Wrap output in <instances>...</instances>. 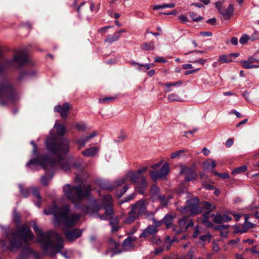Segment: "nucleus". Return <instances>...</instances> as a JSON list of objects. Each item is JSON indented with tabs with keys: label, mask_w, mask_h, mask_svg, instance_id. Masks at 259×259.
Masks as SVG:
<instances>
[{
	"label": "nucleus",
	"mask_w": 259,
	"mask_h": 259,
	"mask_svg": "<svg viewBox=\"0 0 259 259\" xmlns=\"http://www.w3.org/2000/svg\"><path fill=\"white\" fill-rule=\"evenodd\" d=\"M46 145L48 150L56 156V159H52L46 155H40L36 158L30 159L26 164L28 167L31 165H39L46 170L45 175L41 179V183L44 186L48 184L49 177L50 179L52 178V171L56 165L59 164L64 171H67L71 167L70 161L63 157L69 151V143L67 141L59 140L54 135L51 134L47 138Z\"/></svg>",
	"instance_id": "1"
},
{
	"label": "nucleus",
	"mask_w": 259,
	"mask_h": 259,
	"mask_svg": "<svg viewBox=\"0 0 259 259\" xmlns=\"http://www.w3.org/2000/svg\"><path fill=\"white\" fill-rule=\"evenodd\" d=\"M29 61L28 55L21 51L16 55L12 60H7L0 64V74H2L7 67L12 66L16 62L21 66ZM16 99V94L13 84L8 80L0 81V104L5 105L14 102Z\"/></svg>",
	"instance_id": "2"
},
{
	"label": "nucleus",
	"mask_w": 259,
	"mask_h": 259,
	"mask_svg": "<svg viewBox=\"0 0 259 259\" xmlns=\"http://www.w3.org/2000/svg\"><path fill=\"white\" fill-rule=\"evenodd\" d=\"M32 228L36 234L38 241L41 244L43 249L52 256L63 248V238L61 234L55 231L50 230L44 233L34 223Z\"/></svg>",
	"instance_id": "3"
},
{
	"label": "nucleus",
	"mask_w": 259,
	"mask_h": 259,
	"mask_svg": "<svg viewBox=\"0 0 259 259\" xmlns=\"http://www.w3.org/2000/svg\"><path fill=\"white\" fill-rule=\"evenodd\" d=\"M44 213L47 215H54L53 223L56 227H59L61 223L66 228H71L79 221L80 215L72 214L69 215V206L65 205L61 209L55 204L48 209L44 210Z\"/></svg>",
	"instance_id": "4"
},
{
	"label": "nucleus",
	"mask_w": 259,
	"mask_h": 259,
	"mask_svg": "<svg viewBox=\"0 0 259 259\" xmlns=\"http://www.w3.org/2000/svg\"><path fill=\"white\" fill-rule=\"evenodd\" d=\"M63 189L64 196L74 203H78L82 199L88 197L92 191L91 186L85 184L75 186L66 184Z\"/></svg>",
	"instance_id": "5"
},
{
	"label": "nucleus",
	"mask_w": 259,
	"mask_h": 259,
	"mask_svg": "<svg viewBox=\"0 0 259 259\" xmlns=\"http://www.w3.org/2000/svg\"><path fill=\"white\" fill-rule=\"evenodd\" d=\"M199 199L197 197H193L187 200L186 205L180 206L177 202L176 206L177 210L183 213H186L189 210L192 215H196L202 211V207L199 206Z\"/></svg>",
	"instance_id": "6"
},
{
	"label": "nucleus",
	"mask_w": 259,
	"mask_h": 259,
	"mask_svg": "<svg viewBox=\"0 0 259 259\" xmlns=\"http://www.w3.org/2000/svg\"><path fill=\"white\" fill-rule=\"evenodd\" d=\"M179 228L177 226H174V231L179 234L186 231L188 228L194 226L193 220L189 216H184L178 220Z\"/></svg>",
	"instance_id": "7"
},
{
	"label": "nucleus",
	"mask_w": 259,
	"mask_h": 259,
	"mask_svg": "<svg viewBox=\"0 0 259 259\" xmlns=\"http://www.w3.org/2000/svg\"><path fill=\"white\" fill-rule=\"evenodd\" d=\"M142 177L137 171H129L124 177L117 180L116 184L117 186H121L129 179L131 183L135 185L141 180Z\"/></svg>",
	"instance_id": "8"
},
{
	"label": "nucleus",
	"mask_w": 259,
	"mask_h": 259,
	"mask_svg": "<svg viewBox=\"0 0 259 259\" xmlns=\"http://www.w3.org/2000/svg\"><path fill=\"white\" fill-rule=\"evenodd\" d=\"M146 206L144 200H140L132 205L130 213L137 217L143 215L146 212Z\"/></svg>",
	"instance_id": "9"
},
{
	"label": "nucleus",
	"mask_w": 259,
	"mask_h": 259,
	"mask_svg": "<svg viewBox=\"0 0 259 259\" xmlns=\"http://www.w3.org/2000/svg\"><path fill=\"white\" fill-rule=\"evenodd\" d=\"M102 202L104 208L105 209V215L110 217L113 214L112 208L113 199L111 195H107L103 197Z\"/></svg>",
	"instance_id": "10"
},
{
	"label": "nucleus",
	"mask_w": 259,
	"mask_h": 259,
	"mask_svg": "<svg viewBox=\"0 0 259 259\" xmlns=\"http://www.w3.org/2000/svg\"><path fill=\"white\" fill-rule=\"evenodd\" d=\"M180 174L184 176L185 180L188 182L195 180L197 177L193 168L185 166H181Z\"/></svg>",
	"instance_id": "11"
},
{
	"label": "nucleus",
	"mask_w": 259,
	"mask_h": 259,
	"mask_svg": "<svg viewBox=\"0 0 259 259\" xmlns=\"http://www.w3.org/2000/svg\"><path fill=\"white\" fill-rule=\"evenodd\" d=\"M71 108V106L68 103H64L62 105H58L55 106L54 111L59 113L62 118L65 119L67 117L68 112Z\"/></svg>",
	"instance_id": "12"
},
{
	"label": "nucleus",
	"mask_w": 259,
	"mask_h": 259,
	"mask_svg": "<svg viewBox=\"0 0 259 259\" xmlns=\"http://www.w3.org/2000/svg\"><path fill=\"white\" fill-rule=\"evenodd\" d=\"M158 230L155 228L154 226L149 225L143 231L142 233L140 235V237L145 238L148 239L151 237L155 235L158 232Z\"/></svg>",
	"instance_id": "13"
},
{
	"label": "nucleus",
	"mask_w": 259,
	"mask_h": 259,
	"mask_svg": "<svg viewBox=\"0 0 259 259\" xmlns=\"http://www.w3.org/2000/svg\"><path fill=\"white\" fill-rule=\"evenodd\" d=\"M66 238L69 241H73L80 237L82 235V231L77 229L67 230L65 232Z\"/></svg>",
	"instance_id": "14"
},
{
	"label": "nucleus",
	"mask_w": 259,
	"mask_h": 259,
	"mask_svg": "<svg viewBox=\"0 0 259 259\" xmlns=\"http://www.w3.org/2000/svg\"><path fill=\"white\" fill-rule=\"evenodd\" d=\"M234 11V6L231 4L227 9L224 7L222 9H221L219 13L223 16L225 19H230L233 15Z\"/></svg>",
	"instance_id": "15"
},
{
	"label": "nucleus",
	"mask_w": 259,
	"mask_h": 259,
	"mask_svg": "<svg viewBox=\"0 0 259 259\" xmlns=\"http://www.w3.org/2000/svg\"><path fill=\"white\" fill-rule=\"evenodd\" d=\"M136 190L140 194H144L148 184L144 177H142L141 180L135 184Z\"/></svg>",
	"instance_id": "16"
},
{
	"label": "nucleus",
	"mask_w": 259,
	"mask_h": 259,
	"mask_svg": "<svg viewBox=\"0 0 259 259\" xmlns=\"http://www.w3.org/2000/svg\"><path fill=\"white\" fill-rule=\"evenodd\" d=\"M174 217L169 214H167L162 220V223L164 224L166 226V228H172L174 231Z\"/></svg>",
	"instance_id": "17"
},
{
	"label": "nucleus",
	"mask_w": 259,
	"mask_h": 259,
	"mask_svg": "<svg viewBox=\"0 0 259 259\" xmlns=\"http://www.w3.org/2000/svg\"><path fill=\"white\" fill-rule=\"evenodd\" d=\"M31 192L33 195L37 199V202L35 203V205L38 207H40L41 206V198L39 194V191L37 188H30Z\"/></svg>",
	"instance_id": "18"
},
{
	"label": "nucleus",
	"mask_w": 259,
	"mask_h": 259,
	"mask_svg": "<svg viewBox=\"0 0 259 259\" xmlns=\"http://www.w3.org/2000/svg\"><path fill=\"white\" fill-rule=\"evenodd\" d=\"M99 151V148L96 147H91L82 152V154L85 156L93 157L95 156Z\"/></svg>",
	"instance_id": "19"
},
{
	"label": "nucleus",
	"mask_w": 259,
	"mask_h": 259,
	"mask_svg": "<svg viewBox=\"0 0 259 259\" xmlns=\"http://www.w3.org/2000/svg\"><path fill=\"white\" fill-rule=\"evenodd\" d=\"M182 83V82L180 81L178 82H166L163 84V85H164L165 88L164 89V91L165 93H168L170 92H171L172 91V87L177 85H181Z\"/></svg>",
	"instance_id": "20"
},
{
	"label": "nucleus",
	"mask_w": 259,
	"mask_h": 259,
	"mask_svg": "<svg viewBox=\"0 0 259 259\" xmlns=\"http://www.w3.org/2000/svg\"><path fill=\"white\" fill-rule=\"evenodd\" d=\"M35 74V72L33 70L30 71H26L21 73L19 76V80H22L25 78L33 76Z\"/></svg>",
	"instance_id": "21"
},
{
	"label": "nucleus",
	"mask_w": 259,
	"mask_h": 259,
	"mask_svg": "<svg viewBox=\"0 0 259 259\" xmlns=\"http://www.w3.org/2000/svg\"><path fill=\"white\" fill-rule=\"evenodd\" d=\"M119 37L120 36H118V33L115 32L114 34L108 35L105 41L111 44L118 40Z\"/></svg>",
	"instance_id": "22"
},
{
	"label": "nucleus",
	"mask_w": 259,
	"mask_h": 259,
	"mask_svg": "<svg viewBox=\"0 0 259 259\" xmlns=\"http://www.w3.org/2000/svg\"><path fill=\"white\" fill-rule=\"evenodd\" d=\"M168 171L169 166L168 164L167 163H165L162 167L160 169V170H158L161 178H163L166 176L167 175Z\"/></svg>",
	"instance_id": "23"
},
{
	"label": "nucleus",
	"mask_w": 259,
	"mask_h": 259,
	"mask_svg": "<svg viewBox=\"0 0 259 259\" xmlns=\"http://www.w3.org/2000/svg\"><path fill=\"white\" fill-rule=\"evenodd\" d=\"M142 50L144 51H152L155 49L154 42L153 41H150L147 43L143 44L141 46Z\"/></svg>",
	"instance_id": "24"
},
{
	"label": "nucleus",
	"mask_w": 259,
	"mask_h": 259,
	"mask_svg": "<svg viewBox=\"0 0 259 259\" xmlns=\"http://www.w3.org/2000/svg\"><path fill=\"white\" fill-rule=\"evenodd\" d=\"M211 217L213 218V222L216 224L222 223V214L220 211H217L215 214H211Z\"/></svg>",
	"instance_id": "25"
},
{
	"label": "nucleus",
	"mask_w": 259,
	"mask_h": 259,
	"mask_svg": "<svg viewBox=\"0 0 259 259\" xmlns=\"http://www.w3.org/2000/svg\"><path fill=\"white\" fill-rule=\"evenodd\" d=\"M202 208L208 210V211H212L215 209L216 206L215 205H212L211 203L207 201H203L201 203Z\"/></svg>",
	"instance_id": "26"
},
{
	"label": "nucleus",
	"mask_w": 259,
	"mask_h": 259,
	"mask_svg": "<svg viewBox=\"0 0 259 259\" xmlns=\"http://www.w3.org/2000/svg\"><path fill=\"white\" fill-rule=\"evenodd\" d=\"M54 127L56 129L57 133L58 135L62 136L65 133V127L64 125L59 123H56Z\"/></svg>",
	"instance_id": "27"
},
{
	"label": "nucleus",
	"mask_w": 259,
	"mask_h": 259,
	"mask_svg": "<svg viewBox=\"0 0 259 259\" xmlns=\"http://www.w3.org/2000/svg\"><path fill=\"white\" fill-rule=\"evenodd\" d=\"M136 240V238L132 237H128L125 239L123 242V246L126 248L133 246V242Z\"/></svg>",
	"instance_id": "28"
},
{
	"label": "nucleus",
	"mask_w": 259,
	"mask_h": 259,
	"mask_svg": "<svg viewBox=\"0 0 259 259\" xmlns=\"http://www.w3.org/2000/svg\"><path fill=\"white\" fill-rule=\"evenodd\" d=\"M18 186L20 189V193L22 196L24 198L27 197L29 196L30 193L31 192L30 188L29 189H24V186L22 184H19Z\"/></svg>",
	"instance_id": "29"
},
{
	"label": "nucleus",
	"mask_w": 259,
	"mask_h": 259,
	"mask_svg": "<svg viewBox=\"0 0 259 259\" xmlns=\"http://www.w3.org/2000/svg\"><path fill=\"white\" fill-rule=\"evenodd\" d=\"M175 241V239H170V238L169 236H166L164 243V245L166 249L167 250H169L172 244Z\"/></svg>",
	"instance_id": "30"
},
{
	"label": "nucleus",
	"mask_w": 259,
	"mask_h": 259,
	"mask_svg": "<svg viewBox=\"0 0 259 259\" xmlns=\"http://www.w3.org/2000/svg\"><path fill=\"white\" fill-rule=\"evenodd\" d=\"M218 61L220 62V63H227L232 62V58L229 55H223L219 57Z\"/></svg>",
	"instance_id": "31"
},
{
	"label": "nucleus",
	"mask_w": 259,
	"mask_h": 259,
	"mask_svg": "<svg viewBox=\"0 0 259 259\" xmlns=\"http://www.w3.org/2000/svg\"><path fill=\"white\" fill-rule=\"evenodd\" d=\"M131 64L133 66H135L136 69L141 70V67H144V68H145L146 70L149 69L151 67V65L149 64H139L135 61H132L131 62Z\"/></svg>",
	"instance_id": "32"
},
{
	"label": "nucleus",
	"mask_w": 259,
	"mask_h": 259,
	"mask_svg": "<svg viewBox=\"0 0 259 259\" xmlns=\"http://www.w3.org/2000/svg\"><path fill=\"white\" fill-rule=\"evenodd\" d=\"M115 181L114 184L112 185H110L109 183H105L102 185V188L108 191H112L115 189L116 187H119V186H117Z\"/></svg>",
	"instance_id": "33"
},
{
	"label": "nucleus",
	"mask_w": 259,
	"mask_h": 259,
	"mask_svg": "<svg viewBox=\"0 0 259 259\" xmlns=\"http://www.w3.org/2000/svg\"><path fill=\"white\" fill-rule=\"evenodd\" d=\"M89 140L87 136L82 137L76 140V143L79 146L80 148L84 147L85 143Z\"/></svg>",
	"instance_id": "34"
},
{
	"label": "nucleus",
	"mask_w": 259,
	"mask_h": 259,
	"mask_svg": "<svg viewBox=\"0 0 259 259\" xmlns=\"http://www.w3.org/2000/svg\"><path fill=\"white\" fill-rule=\"evenodd\" d=\"M149 175L151 179L155 181L158 179H161L160 175H159V171L156 170H149Z\"/></svg>",
	"instance_id": "35"
},
{
	"label": "nucleus",
	"mask_w": 259,
	"mask_h": 259,
	"mask_svg": "<svg viewBox=\"0 0 259 259\" xmlns=\"http://www.w3.org/2000/svg\"><path fill=\"white\" fill-rule=\"evenodd\" d=\"M148 240H149L153 244H155L156 245H160L162 243V240L160 237L156 235L151 237Z\"/></svg>",
	"instance_id": "36"
},
{
	"label": "nucleus",
	"mask_w": 259,
	"mask_h": 259,
	"mask_svg": "<svg viewBox=\"0 0 259 259\" xmlns=\"http://www.w3.org/2000/svg\"><path fill=\"white\" fill-rule=\"evenodd\" d=\"M189 15L192 20L194 22H199L203 19V17L201 16H197V14L193 12H189Z\"/></svg>",
	"instance_id": "37"
},
{
	"label": "nucleus",
	"mask_w": 259,
	"mask_h": 259,
	"mask_svg": "<svg viewBox=\"0 0 259 259\" xmlns=\"http://www.w3.org/2000/svg\"><path fill=\"white\" fill-rule=\"evenodd\" d=\"M186 152L185 150H178L175 152L172 153L170 154V157L171 159L180 157L183 153Z\"/></svg>",
	"instance_id": "38"
},
{
	"label": "nucleus",
	"mask_w": 259,
	"mask_h": 259,
	"mask_svg": "<svg viewBox=\"0 0 259 259\" xmlns=\"http://www.w3.org/2000/svg\"><path fill=\"white\" fill-rule=\"evenodd\" d=\"M247 170V166L245 165H243L235 168L233 170L232 174H238L241 172H245Z\"/></svg>",
	"instance_id": "39"
},
{
	"label": "nucleus",
	"mask_w": 259,
	"mask_h": 259,
	"mask_svg": "<svg viewBox=\"0 0 259 259\" xmlns=\"http://www.w3.org/2000/svg\"><path fill=\"white\" fill-rule=\"evenodd\" d=\"M167 99L169 101H180V97L178 96V95L175 93L170 94L168 95L167 96Z\"/></svg>",
	"instance_id": "40"
},
{
	"label": "nucleus",
	"mask_w": 259,
	"mask_h": 259,
	"mask_svg": "<svg viewBox=\"0 0 259 259\" xmlns=\"http://www.w3.org/2000/svg\"><path fill=\"white\" fill-rule=\"evenodd\" d=\"M150 193L158 197L159 196L158 187L156 185H153L150 189Z\"/></svg>",
	"instance_id": "41"
},
{
	"label": "nucleus",
	"mask_w": 259,
	"mask_h": 259,
	"mask_svg": "<svg viewBox=\"0 0 259 259\" xmlns=\"http://www.w3.org/2000/svg\"><path fill=\"white\" fill-rule=\"evenodd\" d=\"M201 223L208 228H211L213 226V223L209 221L208 218H203L201 220Z\"/></svg>",
	"instance_id": "42"
},
{
	"label": "nucleus",
	"mask_w": 259,
	"mask_h": 259,
	"mask_svg": "<svg viewBox=\"0 0 259 259\" xmlns=\"http://www.w3.org/2000/svg\"><path fill=\"white\" fill-rule=\"evenodd\" d=\"M116 99V97H106L103 99H100L99 102L102 104H105L107 102H111Z\"/></svg>",
	"instance_id": "43"
},
{
	"label": "nucleus",
	"mask_w": 259,
	"mask_h": 259,
	"mask_svg": "<svg viewBox=\"0 0 259 259\" xmlns=\"http://www.w3.org/2000/svg\"><path fill=\"white\" fill-rule=\"evenodd\" d=\"M158 199L160 201V203L162 205H163L164 206H166L167 205V204L168 203V200H169V199H170V198H167L164 195H162V196L159 195L158 197Z\"/></svg>",
	"instance_id": "44"
},
{
	"label": "nucleus",
	"mask_w": 259,
	"mask_h": 259,
	"mask_svg": "<svg viewBox=\"0 0 259 259\" xmlns=\"http://www.w3.org/2000/svg\"><path fill=\"white\" fill-rule=\"evenodd\" d=\"M211 237V235H210L209 233H206L204 235L201 236L199 239L203 242L207 241L208 242H209L210 241V238Z\"/></svg>",
	"instance_id": "45"
},
{
	"label": "nucleus",
	"mask_w": 259,
	"mask_h": 259,
	"mask_svg": "<svg viewBox=\"0 0 259 259\" xmlns=\"http://www.w3.org/2000/svg\"><path fill=\"white\" fill-rule=\"evenodd\" d=\"M21 220V216L20 214L16 212L15 210L13 212V220L16 223L19 224Z\"/></svg>",
	"instance_id": "46"
},
{
	"label": "nucleus",
	"mask_w": 259,
	"mask_h": 259,
	"mask_svg": "<svg viewBox=\"0 0 259 259\" xmlns=\"http://www.w3.org/2000/svg\"><path fill=\"white\" fill-rule=\"evenodd\" d=\"M242 67L245 69H250L251 68L252 64L249 62V60H244L240 62Z\"/></svg>",
	"instance_id": "47"
},
{
	"label": "nucleus",
	"mask_w": 259,
	"mask_h": 259,
	"mask_svg": "<svg viewBox=\"0 0 259 259\" xmlns=\"http://www.w3.org/2000/svg\"><path fill=\"white\" fill-rule=\"evenodd\" d=\"M129 188V185L127 184H125L122 188V190L120 191V192H117L116 195L118 197H120Z\"/></svg>",
	"instance_id": "48"
},
{
	"label": "nucleus",
	"mask_w": 259,
	"mask_h": 259,
	"mask_svg": "<svg viewBox=\"0 0 259 259\" xmlns=\"http://www.w3.org/2000/svg\"><path fill=\"white\" fill-rule=\"evenodd\" d=\"M152 220L153 221V225H151V226H154L155 228H157L160 227L162 224V220L161 221H157L154 218H152Z\"/></svg>",
	"instance_id": "49"
},
{
	"label": "nucleus",
	"mask_w": 259,
	"mask_h": 259,
	"mask_svg": "<svg viewBox=\"0 0 259 259\" xmlns=\"http://www.w3.org/2000/svg\"><path fill=\"white\" fill-rule=\"evenodd\" d=\"M250 39L249 36L247 34H243L240 38L239 42L241 44H246Z\"/></svg>",
	"instance_id": "50"
},
{
	"label": "nucleus",
	"mask_w": 259,
	"mask_h": 259,
	"mask_svg": "<svg viewBox=\"0 0 259 259\" xmlns=\"http://www.w3.org/2000/svg\"><path fill=\"white\" fill-rule=\"evenodd\" d=\"M74 127L78 131H84L85 130L86 126L83 123H76Z\"/></svg>",
	"instance_id": "51"
},
{
	"label": "nucleus",
	"mask_w": 259,
	"mask_h": 259,
	"mask_svg": "<svg viewBox=\"0 0 259 259\" xmlns=\"http://www.w3.org/2000/svg\"><path fill=\"white\" fill-rule=\"evenodd\" d=\"M109 242L111 245V246L114 249H116L119 244L118 243L115 242L112 238H110L109 240Z\"/></svg>",
	"instance_id": "52"
},
{
	"label": "nucleus",
	"mask_w": 259,
	"mask_h": 259,
	"mask_svg": "<svg viewBox=\"0 0 259 259\" xmlns=\"http://www.w3.org/2000/svg\"><path fill=\"white\" fill-rule=\"evenodd\" d=\"M109 242L111 245V246L114 249H116L119 244L118 243L115 242L112 238H110L109 240Z\"/></svg>",
	"instance_id": "53"
},
{
	"label": "nucleus",
	"mask_w": 259,
	"mask_h": 259,
	"mask_svg": "<svg viewBox=\"0 0 259 259\" xmlns=\"http://www.w3.org/2000/svg\"><path fill=\"white\" fill-rule=\"evenodd\" d=\"M215 175L218 176L223 179H228L229 178V175L227 173L220 174L215 171L212 172Z\"/></svg>",
	"instance_id": "54"
},
{
	"label": "nucleus",
	"mask_w": 259,
	"mask_h": 259,
	"mask_svg": "<svg viewBox=\"0 0 259 259\" xmlns=\"http://www.w3.org/2000/svg\"><path fill=\"white\" fill-rule=\"evenodd\" d=\"M206 164H211V166L210 167V169H212L214 168L216 166V163L214 160L210 159H208L206 161Z\"/></svg>",
	"instance_id": "55"
},
{
	"label": "nucleus",
	"mask_w": 259,
	"mask_h": 259,
	"mask_svg": "<svg viewBox=\"0 0 259 259\" xmlns=\"http://www.w3.org/2000/svg\"><path fill=\"white\" fill-rule=\"evenodd\" d=\"M212 250L215 252H217L220 250V247L215 242H212Z\"/></svg>",
	"instance_id": "56"
},
{
	"label": "nucleus",
	"mask_w": 259,
	"mask_h": 259,
	"mask_svg": "<svg viewBox=\"0 0 259 259\" xmlns=\"http://www.w3.org/2000/svg\"><path fill=\"white\" fill-rule=\"evenodd\" d=\"M232 218L231 217L226 214L222 215V222H228L231 220Z\"/></svg>",
	"instance_id": "57"
},
{
	"label": "nucleus",
	"mask_w": 259,
	"mask_h": 259,
	"mask_svg": "<svg viewBox=\"0 0 259 259\" xmlns=\"http://www.w3.org/2000/svg\"><path fill=\"white\" fill-rule=\"evenodd\" d=\"M199 234H200L199 227V226L197 225L195 227L194 230L193 231V237H194V238L197 237Z\"/></svg>",
	"instance_id": "58"
},
{
	"label": "nucleus",
	"mask_w": 259,
	"mask_h": 259,
	"mask_svg": "<svg viewBox=\"0 0 259 259\" xmlns=\"http://www.w3.org/2000/svg\"><path fill=\"white\" fill-rule=\"evenodd\" d=\"M31 144L33 146L32 153L34 155H37V145L33 141H31Z\"/></svg>",
	"instance_id": "59"
},
{
	"label": "nucleus",
	"mask_w": 259,
	"mask_h": 259,
	"mask_svg": "<svg viewBox=\"0 0 259 259\" xmlns=\"http://www.w3.org/2000/svg\"><path fill=\"white\" fill-rule=\"evenodd\" d=\"M137 217L136 215H135L133 214V215L128 217L125 220V222L127 223H131L134 222L135 220V217Z\"/></svg>",
	"instance_id": "60"
},
{
	"label": "nucleus",
	"mask_w": 259,
	"mask_h": 259,
	"mask_svg": "<svg viewBox=\"0 0 259 259\" xmlns=\"http://www.w3.org/2000/svg\"><path fill=\"white\" fill-rule=\"evenodd\" d=\"M155 62H160V63H166V60L162 57H157L155 58Z\"/></svg>",
	"instance_id": "61"
},
{
	"label": "nucleus",
	"mask_w": 259,
	"mask_h": 259,
	"mask_svg": "<svg viewBox=\"0 0 259 259\" xmlns=\"http://www.w3.org/2000/svg\"><path fill=\"white\" fill-rule=\"evenodd\" d=\"M249 39L251 41H254V40L259 39V35L257 33L255 32L250 37H249Z\"/></svg>",
	"instance_id": "62"
},
{
	"label": "nucleus",
	"mask_w": 259,
	"mask_h": 259,
	"mask_svg": "<svg viewBox=\"0 0 259 259\" xmlns=\"http://www.w3.org/2000/svg\"><path fill=\"white\" fill-rule=\"evenodd\" d=\"M164 250L163 247H160L155 249L154 253L155 255H157L159 253H161Z\"/></svg>",
	"instance_id": "63"
},
{
	"label": "nucleus",
	"mask_w": 259,
	"mask_h": 259,
	"mask_svg": "<svg viewBox=\"0 0 259 259\" xmlns=\"http://www.w3.org/2000/svg\"><path fill=\"white\" fill-rule=\"evenodd\" d=\"M179 18L183 22H187L189 21L187 17L183 15L179 16Z\"/></svg>",
	"instance_id": "64"
}]
</instances>
